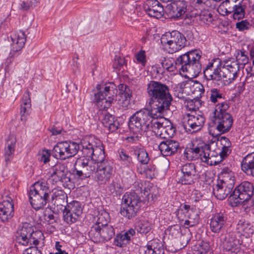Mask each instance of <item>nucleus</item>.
<instances>
[{"instance_id":"f257e3e1","label":"nucleus","mask_w":254,"mask_h":254,"mask_svg":"<svg viewBox=\"0 0 254 254\" xmlns=\"http://www.w3.org/2000/svg\"><path fill=\"white\" fill-rule=\"evenodd\" d=\"M202 54L200 50L195 49L180 56L176 60L172 58L162 57L159 59V63L163 69L168 71L173 72L175 69H178L185 76L194 78L202 70L200 61Z\"/></svg>"},{"instance_id":"f03ea898","label":"nucleus","mask_w":254,"mask_h":254,"mask_svg":"<svg viewBox=\"0 0 254 254\" xmlns=\"http://www.w3.org/2000/svg\"><path fill=\"white\" fill-rule=\"evenodd\" d=\"M215 62L214 59L211 60L203 68V73L206 80H212L218 85H229L239 76L241 67L233 59L224 61L223 65L215 64Z\"/></svg>"},{"instance_id":"7ed1b4c3","label":"nucleus","mask_w":254,"mask_h":254,"mask_svg":"<svg viewBox=\"0 0 254 254\" xmlns=\"http://www.w3.org/2000/svg\"><path fill=\"white\" fill-rule=\"evenodd\" d=\"M147 93L152 114L159 113L158 116H160L169 109L173 98L165 84L151 80L147 85Z\"/></svg>"},{"instance_id":"20e7f679","label":"nucleus","mask_w":254,"mask_h":254,"mask_svg":"<svg viewBox=\"0 0 254 254\" xmlns=\"http://www.w3.org/2000/svg\"><path fill=\"white\" fill-rule=\"evenodd\" d=\"M229 105L226 102L218 104L210 117L209 129L213 136L228 132L231 128L233 119L227 112Z\"/></svg>"},{"instance_id":"39448f33","label":"nucleus","mask_w":254,"mask_h":254,"mask_svg":"<svg viewBox=\"0 0 254 254\" xmlns=\"http://www.w3.org/2000/svg\"><path fill=\"white\" fill-rule=\"evenodd\" d=\"M51 193L46 181L39 180L33 184L29 192V201L33 208L36 210L43 209L49 200Z\"/></svg>"},{"instance_id":"423d86ee","label":"nucleus","mask_w":254,"mask_h":254,"mask_svg":"<svg viewBox=\"0 0 254 254\" xmlns=\"http://www.w3.org/2000/svg\"><path fill=\"white\" fill-rule=\"evenodd\" d=\"M98 92L94 93L93 102L99 110H107L109 108L118 93L117 86L113 82H106L97 86Z\"/></svg>"},{"instance_id":"0eeeda50","label":"nucleus","mask_w":254,"mask_h":254,"mask_svg":"<svg viewBox=\"0 0 254 254\" xmlns=\"http://www.w3.org/2000/svg\"><path fill=\"white\" fill-rule=\"evenodd\" d=\"M143 204V201L136 192H127L122 198L120 213L126 219L132 220L139 213Z\"/></svg>"},{"instance_id":"6e6552de","label":"nucleus","mask_w":254,"mask_h":254,"mask_svg":"<svg viewBox=\"0 0 254 254\" xmlns=\"http://www.w3.org/2000/svg\"><path fill=\"white\" fill-rule=\"evenodd\" d=\"M157 113H154L156 115ZM151 115H153L149 110L142 109L136 111L130 117L128 121V127L133 128L135 131H140L143 133L147 132L153 126L154 120Z\"/></svg>"},{"instance_id":"1a4fd4ad","label":"nucleus","mask_w":254,"mask_h":254,"mask_svg":"<svg viewBox=\"0 0 254 254\" xmlns=\"http://www.w3.org/2000/svg\"><path fill=\"white\" fill-rule=\"evenodd\" d=\"M43 236L41 231H34L31 224L25 223L17 230L16 241L23 246H37L39 243V240Z\"/></svg>"},{"instance_id":"9d476101","label":"nucleus","mask_w":254,"mask_h":254,"mask_svg":"<svg viewBox=\"0 0 254 254\" xmlns=\"http://www.w3.org/2000/svg\"><path fill=\"white\" fill-rule=\"evenodd\" d=\"M160 40L161 44L171 54L184 47L187 42L184 35L176 30L163 34Z\"/></svg>"},{"instance_id":"9b49d317","label":"nucleus","mask_w":254,"mask_h":254,"mask_svg":"<svg viewBox=\"0 0 254 254\" xmlns=\"http://www.w3.org/2000/svg\"><path fill=\"white\" fill-rule=\"evenodd\" d=\"M80 149V145L74 141L66 140L58 142L52 150L53 157L64 160L73 157Z\"/></svg>"},{"instance_id":"f8f14e48","label":"nucleus","mask_w":254,"mask_h":254,"mask_svg":"<svg viewBox=\"0 0 254 254\" xmlns=\"http://www.w3.org/2000/svg\"><path fill=\"white\" fill-rule=\"evenodd\" d=\"M254 192V186L252 183L247 181L242 182L233 190L230 195V200H234L237 205L248 201L252 197Z\"/></svg>"},{"instance_id":"ddd939ff","label":"nucleus","mask_w":254,"mask_h":254,"mask_svg":"<svg viewBox=\"0 0 254 254\" xmlns=\"http://www.w3.org/2000/svg\"><path fill=\"white\" fill-rule=\"evenodd\" d=\"M115 234V229L111 225L101 227L95 226V228L90 229L88 233L91 240L95 243L107 242L110 240Z\"/></svg>"},{"instance_id":"4468645a","label":"nucleus","mask_w":254,"mask_h":254,"mask_svg":"<svg viewBox=\"0 0 254 254\" xmlns=\"http://www.w3.org/2000/svg\"><path fill=\"white\" fill-rule=\"evenodd\" d=\"M203 116L194 114H187L184 116L183 127L188 133L192 134L200 130L204 125Z\"/></svg>"},{"instance_id":"2eb2a0df","label":"nucleus","mask_w":254,"mask_h":254,"mask_svg":"<svg viewBox=\"0 0 254 254\" xmlns=\"http://www.w3.org/2000/svg\"><path fill=\"white\" fill-rule=\"evenodd\" d=\"M66 167L63 163H57L50 170L49 181L53 184L61 182L64 188L68 187L70 179L66 175Z\"/></svg>"},{"instance_id":"dca6fc26","label":"nucleus","mask_w":254,"mask_h":254,"mask_svg":"<svg viewBox=\"0 0 254 254\" xmlns=\"http://www.w3.org/2000/svg\"><path fill=\"white\" fill-rule=\"evenodd\" d=\"M82 210L80 202L73 200L69 202L63 210L64 221L68 224L76 222L82 213Z\"/></svg>"},{"instance_id":"f3484780","label":"nucleus","mask_w":254,"mask_h":254,"mask_svg":"<svg viewBox=\"0 0 254 254\" xmlns=\"http://www.w3.org/2000/svg\"><path fill=\"white\" fill-rule=\"evenodd\" d=\"M114 163L111 160H107L97 164V168L94 177L101 185H105L113 175Z\"/></svg>"},{"instance_id":"a211bd4d","label":"nucleus","mask_w":254,"mask_h":254,"mask_svg":"<svg viewBox=\"0 0 254 254\" xmlns=\"http://www.w3.org/2000/svg\"><path fill=\"white\" fill-rule=\"evenodd\" d=\"M153 123V131L157 136H159L163 140L170 139L176 133V127L170 122H161V120H154Z\"/></svg>"},{"instance_id":"6ab92c4d","label":"nucleus","mask_w":254,"mask_h":254,"mask_svg":"<svg viewBox=\"0 0 254 254\" xmlns=\"http://www.w3.org/2000/svg\"><path fill=\"white\" fill-rule=\"evenodd\" d=\"M228 219V214L224 210L213 214L209 222L211 231L215 234H219L223 231L227 225Z\"/></svg>"},{"instance_id":"aec40b11","label":"nucleus","mask_w":254,"mask_h":254,"mask_svg":"<svg viewBox=\"0 0 254 254\" xmlns=\"http://www.w3.org/2000/svg\"><path fill=\"white\" fill-rule=\"evenodd\" d=\"M181 175L178 178V182L182 185H190L193 183L196 176V167L192 163H186L181 168Z\"/></svg>"},{"instance_id":"412c9836","label":"nucleus","mask_w":254,"mask_h":254,"mask_svg":"<svg viewBox=\"0 0 254 254\" xmlns=\"http://www.w3.org/2000/svg\"><path fill=\"white\" fill-rule=\"evenodd\" d=\"M11 38L12 43L11 44V49L9 55L10 59L19 55L20 51L25 45L26 41V36L23 31L20 30L18 32L11 36Z\"/></svg>"},{"instance_id":"4be33fe9","label":"nucleus","mask_w":254,"mask_h":254,"mask_svg":"<svg viewBox=\"0 0 254 254\" xmlns=\"http://www.w3.org/2000/svg\"><path fill=\"white\" fill-rule=\"evenodd\" d=\"M143 7L146 14L150 17L158 19L164 15V7L157 0H147Z\"/></svg>"},{"instance_id":"5701e85b","label":"nucleus","mask_w":254,"mask_h":254,"mask_svg":"<svg viewBox=\"0 0 254 254\" xmlns=\"http://www.w3.org/2000/svg\"><path fill=\"white\" fill-rule=\"evenodd\" d=\"M158 148L163 156H171L177 153L181 149L180 143L172 139L163 140L159 145Z\"/></svg>"},{"instance_id":"b1692460","label":"nucleus","mask_w":254,"mask_h":254,"mask_svg":"<svg viewBox=\"0 0 254 254\" xmlns=\"http://www.w3.org/2000/svg\"><path fill=\"white\" fill-rule=\"evenodd\" d=\"M203 144L195 145L191 143L188 146L184 152V155L188 160H196L201 158L203 155Z\"/></svg>"},{"instance_id":"393cba45","label":"nucleus","mask_w":254,"mask_h":254,"mask_svg":"<svg viewBox=\"0 0 254 254\" xmlns=\"http://www.w3.org/2000/svg\"><path fill=\"white\" fill-rule=\"evenodd\" d=\"M203 155L201 158V161L208 165H216L220 162L219 152L211 150V146L209 144H203Z\"/></svg>"},{"instance_id":"a878e982","label":"nucleus","mask_w":254,"mask_h":254,"mask_svg":"<svg viewBox=\"0 0 254 254\" xmlns=\"http://www.w3.org/2000/svg\"><path fill=\"white\" fill-rule=\"evenodd\" d=\"M16 142V137L12 134L9 135L5 141L3 157L6 165L9 164L13 158Z\"/></svg>"},{"instance_id":"bb28decb","label":"nucleus","mask_w":254,"mask_h":254,"mask_svg":"<svg viewBox=\"0 0 254 254\" xmlns=\"http://www.w3.org/2000/svg\"><path fill=\"white\" fill-rule=\"evenodd\" d=\"M75 166L80 169H83L88 178L93 174L95 175L97 164L89 158H80L78 159L75 163Z\"/></svg>"},{"instance_id":"cd10ccee","label":"nucleus","mask_w":254,"mask_h":254,"mask_svg":"<svg viewBox=\"0 0 254 254\" xmlns=\"http://www.w3.org/2000/svg\"><path fill=\"white\" fill-rule=\"evenodd\" d=\"M233 188L232 184L229 185L226 183L219 182L213 188V193L215 197L219 200L224 199L229 194H231Z\"/></svg>"},{"instance_id":"c85d7f7f","label":"nucleus","mask_w":254,"mask_h":254,"mask_svg":"<svg viewBox=\"0 0 254 254\" xmlns=\"http://www.w3.org/2000/svg\"><path fill=\"white\" fill-rule=\"evenodd\" d=\"M197 0H193V4L194 8L196 10H199V12L195 13L194 14L198 15V19L202 23L205 24H210L213 20V18L212 14L209 11V9L213 8L214 7V4H213L212 7H205L203 6L199 7L197 5Z\"/></svg>"},{"instance_id":"c756f323","label":"nucleus","mask_w":254,"mask_h":254,"mask_svg":"<svg viewBox=\"0 0 254 254\" xmlns=\"http://www.w3.org/2000/svg\"><path fill=\"white\" fill-rule=\"evenodd\" d=\"M241 243L235 233H229L223 243V248L226 252L235 253L239 251Z\"/></svg>"},{"instance_id":"7c9ffc66","label":"nucleus","mask_w":254,"mask_h":254,"mask_svg":"<svg viewBox=\"0 0 254 254\" xmlns=\"http://www.w3.org/2000/svg\"><path fill=\"white\" fill-rule=\"evenodd\" d=\"M237 232L246 238L251 237L254 233L253 225L245 218L238 220L236 226Z\"/></svg>"},{"instance_id":"2f4dec72","label":"nucleus","mask_w":254,"mask_h":254,"mask_svg":"<svg viewBox=\"0 0 254 254\" xmlns=\"http://www.w3.org/2000/svg\"><path fill=\"white\" fill-rule=\"evenodd\" d=\"M79 144L80 148H82L81 151L83 155L82 158L90 159L94 152V148L97 145L98 146L100 145V140L94 137H91L88 140L82 141Z\"/></svg>"},{"instance_id":"473e14b6","label":"nucleus","mask_w":254,"mask_h":254,"mask_svg":"<svg viewBox=\"0 0 254 254\" xmlns=\"http://www.w3.org/2000/svg\"><path fill=\"white\" fill-rule=\"evenodd\" d=\"M135 234L134 229L130 228L127 231H123L118 233L115 236L113 244L119 247H123L130 242L131 237Z\"/></svg>"},{"instance_id":"72a5a7b5","label":"nucleus","mask_w":254,"mask_h":254,"mask_svg":"<svg viewBox=\"0 0 254 254\" xmlns=\"http://www.w3.org/2000/svg\"><path fill=\"white\" fill-rule=\"evenodd\" d=\"M131 151L138 162L136 167H142L150 163V158L145 149L135 146L131 147Z\"/></svg>"},{"instance_id":"f704fd0d","label":"nucleus","mask_w":254,"mask_h":254,"mask_svg":"<svg viewBox=\"0 0 254 254\" xmlns=\"http://www.w3.org/2000/svg\"><path fill=\"white\" fill-rule=\"evenodd\" d=\"M183 208L188 213V219L184 222V226L186 228L195 226L199 223V215L198 211L193 208L190 209V206L188 204L183 205Z\"/></svg>"},{"instance_id":"c9c22d12","label":"nucleus","mask_w":254,"mask_h":254,"mask_svg":"<svg viewBox=\"0 0 254 254\" xmlns=\"http://www.w3.org/2000/svg\"><path fill=\"white\" fill-rule=\"evenodd\" d=\"M144 254H164L165 250L162 242L158 239L148 242Z\"/></svg>"},{"instance_id":"e433bc0d","label":"nucleus","mask_w":254,"mask_h":254,"mask_svg":"<svg viewBox=\"0 0 254 254\" xmlns=\"http://www.w3.org/2000/svg\"><path fill=\"white\" fill-rule=\"evenodd\" d=\"M137 172L148 179L152 180L158 175L156 166L152 163H149L142 167H136Z\"/></svg>"},{"instance_id":"4c0bfd02","label":"nucleus","mask_w":254,"mask_h":254,"mask_svg":"<svg viewBox=\"0 0 254 254\" xmlns=\"http://www.w3.org/2000/svg\"><path fill=\"white\" fill-rule=\"evenodd\" d=\"M241 168L247 175L254 177V152L249 153L243 158Z\"/></svg>"},{"instance_id":"58836bf2","label":"nucleus","mask_w":254,"mask_h":254,"mask_svg":"<svg viewBox=\"0 0 254 254\" xmlns=\"http://www.w3.org/2000/svg\"><path fill=\"white\" fill-rule=\"evenodd\" d=\"M102 122L105 127H107L110 132H114L118 129L120 124L114 116L109 113L105 114Z\"/></svg>"},{"instance_id":"ea45409f","label":"nucleus","mask_w":254,"mask_h":254,"mask_svg":"<svg viewBox=\"0 0 254 254\" xmlns=\"http://www.w3.org/2000/svg\"><path fill=\"white\" fill-rule=\"evenodd\" d=\"M52 196L53 200H55L54 204L57 206H62L65 207V205H67V195L65 192L62 190H54Z\"/></svg>"},{"instance_id":"a19ab883","label":"nucleus","mask_w":254,"mask_h":254,"mask_svg":"<svg viewBox=\"0 0 254 254\" xmlns=\"http://www.w3.org/2000/svg\"><path fill=\"white\" fill-rule=\"evenodd\" d=\"M90 159L92 160L96 164L101 163L106 160L104 147L102 142L100 141V145L96 146L94 148V152L92 154Z\"/></svg>"},{"instance_id":"79ce46f5","label":"nucleus","mask_w":254,"mask_h":254,"mask_svg":"<svg viewBox=\"0 0 254 254\" xmlns=\"http://www.w3.org/2000/svg\"><path fill=\"white\" fill-rule=\"evenodd\" d=\"M110 218L109 213L104 210H101L94 217V225L91 227V229L95 228V226L101 227L108 225V223L110 221Z\"/></svg>"},{"instance_id":"37998d69","label":"nucleus","mask_w":254,"mask_h":254,"mask_svg":"<svg viewBox=\"0 0 254 254\" xmlns=\"http://www.w3.org/2000/svg\"><path fill=\"white\" fill-rule=\"evenodd\" d=\"M246 5L243 3L239 6L236 7L231 11H228L227 14L232 13V17L235 20H240L243 19L245 15Z\"/></svg>"},{"instance_id":"c03bdc74","label":"nucleus","mask_w":254,"mask_h":254,"mask_svg":"<svg viewBox=\"0 0 254 254\" xmlns=\"http://www.w3.org/2000/svg\"><path fill=\"white\" fill-rule=\"evenodd\" d=\"M151 224L146 220H140L135 225V229L138 233L146 234L151 230Z\"/></svg>"},{"instance_id":"a18cd8bd","label":"nucleus","mask_w":254,"mask_h":254,"mask_svg":"<svg viewBox=\"0 0 254 254\" xmlns=\"http://www.w3.org/2000/svg\"><path fill=\"white\" fill-rule=\"evenodd\" d=\"M110 190L112 193H115L116 195H120L124 191V187L122 183L117 179L113 180L109 186Z\"/></svg>"},{"instance_id":"49530a36","label":"nucleus","mask_w":254,"mask_h":254,"mask_svg":"<svg viewBox=\"0 0 254 254\" xmlns=\"http://www.w3.org/2000/svg\"><path fill=\"white\" fill-rule=\"evenodd\" d=\"M209 97V100L214 104L224 99L222 92L217 88H212L210 90Z\"/></svg>"},{"instance_id":"de8ad7c7","label":"nucleus","mask_w":254,"mask_h":254,"mask_svg":"<svg viewBox=\"0 0 254 254\" xmlns=\"http://www.w3.org/2000/svg\"><path fill=\"white\" fill-rule=\"evenodd\" d=\"M0 210L1 211H6L7 213L9 212H14L13 203L12 198L5 196L3 200L0 202Z\"/></svg>"},{"instance_id":"09e8293b","label":"nucleus","mask_w":254,"mask_h":254,"mask_svg":"<svg viewBox=\"0 0 254 254\" xmlns=\"http://www.w3.org/2000/svg\"><path fill=\"white\" fill-rule=\"evenodd\" d=\"M129 129L132 134L127 136L125 140L129 143H136L140 140L144 133L140 131H135L133 128H129Z\"/></svg>"},{"instance_id":"8fccbe9b","label":"nucleus","mask_w":254,"mask_h":254,"mask_svg":"<svg viewBox=\"0 0 254 254\" xmlns=\"http://www.w3.org/2000/svg\"><path fill=\"white\" fill-rule=\"evenodd\" d=\"M236 52V60H234V61H237L238 64L240 65V67L241 65H242L243 67L248 63L249 58L247 55L246 54V52L244 51L238 50Z\"/></svg>"},{"instance_id":"3c124183","label":"nucleus","mask_w":254,"mask_h":254,"mask_svg":"<svg viewBox=\"0 0 254 254\" xmlns=\"http://www.w3.org/2000/svg\"><path fill=\"white\" fill-rule=\"evenodd\" d=\"M244 0H225L222 2L225 7L226 12L243 3Z\"/></svg>"},{"instance_id":"603ef678","label":"nucleus","mask_w":254,"mask_h":254,"mask_svg":"<svg viewBox=\"0 0 254 254\" xmlns=\"http://www.w3.org/2000/svg\"><path fill=\"white\" fill-rule=\"evenodd\" d=\"M127 65V61L124 57L116 56L113 64V67L120 70L123 68L125 70L124 66L126 67Z\"/></svg>"},{"instance_id":"864d4df0","label":"nucleus","mask_w":254,"mask_h":254,"mask_svg":"<svg viewBox=\"0 0 254 254\" xmlns=\"http://www.w3.org/2000/svg\"><path fill=\"white\" fill-rule=\"evenodd\" d=\"M119 94L121 98H129L131 97V93L128 87L124 84L118 85Z\"/></svg>"},{"instance_id":"5fc2aeb1","label":"nucleus","mask_w":254,"mask_h":254,"mask_svg":"<svg viewBox=\"0 0 254 254\" xmlns=\"http://www.w3.org/2000/svg\"><path fill=\"white\" fill-rule=\"evenodd\" d=\"M120 160L123 161L125 164L128 165L132 161L131 157L128 154L124 149H120L118 151Z\"/></svg>"},{"instance_id":"6e6d98bb","label":"nucleus","mask_w":254,"mask_h":254,"mask_svg":"<svg viewBox=\"0 0 254 254\" xmlns=\"http://www.w3.org/2000/svg\"><path fill=\"white\" fill-rule=\"evenodd\" d=\"M197 252L199 254H207L210 250V245L207 242L201 241L198 244Z\"/></svg>"},{"instance_id":"4d7b16f0","label":"nucleus","mask_w":254,"mask_h":254,"mask_svg":"<svg viewBox=\"0 0 254 254\" xmlns=\"http://www.w3.org/2000/svg\"><path fill=\"white\" fill-rule=\"evenodd\" d=\"M137 63L144 66L147 63L146 56L145 52L143 50H140L137 52L135 56Z\"/></svg>"},{"instance_id":"13d9d810","label":"nucleus","mask_w":254,"mask_h":254,"mask_svg":"<svg viewBox=\"0 0 254 254\" xmlns=\"http://www.w3.org/2000/svg\"><path fill=\"white\" fill-rule=\"evenodd\" d=\"M167 231L172 238H176L181 232V227L178 225L171 226L168 228Z\"/></svg>"},{"instance_id":"bf43d9fd","label":"nucleus","mask_w":254,"mask_h":254,"mask_svg":"<svg viewBox=\"0 0 254 254\" xmlns=\"http://www.w3.org/2000/svg\"><path fill=\"white\" fill-rule=\"evenodd\" d=\"M72 174L75 177L82 180L88 178L83 169H80L75 165L74 169L72 170Z\"/></svg>"},{"instance_id":"052dcab7","label":"nucleus","mask_w":254,"mask_h":254,"mask_svg":"<svg viewBox=\"0 0 254 254\" xmlns=\"http://www.w3.org/2000/svg\"><path fill=\"white\" fill-rule=\"evenodd\" d=\"M14 215V212L10 211L7 213L6 211L0 210V220L2 222H8Z\"/></svg>"},{"instance_id":"680f3d73","label":"nucleus","mask_w":254,"mask_h":254,"mask_svg":"<svg viewBox=\"0 0 254 254\" xmlns=\"http://www.w3.org/2000/svg\"><path fill=\"white\" fill-rule=\"evenodd\" d=\"M193 88H194L193 91L194 94H195V92H198L196 93V97H201V95L204 93V87L202 84L199 82L195 83L193 86Z\"/></svg>"},{"instance_id":"e2e57ef3","label":"nucleus","mask_w":254,"mask_h":254,"mask_svg":"<svg viewBox=\"0 0 254 254\" xmlns=\"http://www.w3.org/2000/svg\"><path fill=\"white\" fill-rule=\"evenodd\" d=\"M251 26V24L247 20L237 22L236 25V28L241 31L248 30Z\"/></svg>"},{"instance_id":"0e129e2a","label":"nucleus","mask_w":254,"mask_h":254,"mask_svg":"<svg viewBox=\"0 0 254 254\" xmlns=\"http://www.w3.org/2000/svg\"><path fill=\"white\" fill-rule=\"evenodd\" d=\"M23 254H42V253L37 246H34L26 249L23 251Z\"/></svg>"},{"instance_id":"69168bd1","label":"nucleus","mask_w":254,"mask_h":254,"mask_svg":"<svg viewBox=\"0 0 254 254\" xmlns=\"http://www.w3.org/2000/svg\"><path fill=\"white\" fill-rule=\"evenodd\" d=\"M31 107H27L26 106L23 104L21 105L20 114L21 115V120L22 121L25 122L26 121V117L28 114V110Z\"/></svg>"},{"instance_id":"338daca9","label":"nucleus","mask_w":254,"mask_h":254,"mask_svg":"<svg viewBox=\"0 0 254 254\" xmlns=\"http://www.w3.org/2000/svg\"><path fill=\"white\" fill-rule=\"evenodd\" d=\"M231 148L222 147L221 150L219 151V155L221 161L226 158L231 153Z\"/></svg>"},{"instance_id":"774afa93","label":"nucleus","mask_w":254,"mask_h":254,"mask_svg":"<svg viewBox=\"0 0 254 254\" xmlns=\"http://www.w3.org/2000/svg\"><path fill=\"white\" fill-rule=\"evenodd\" d=\"M51 156V152L49 150H44L41 155L39 160L40 161L46 164L50 161L49 158Z\"/></svg>"}]
</instances>
